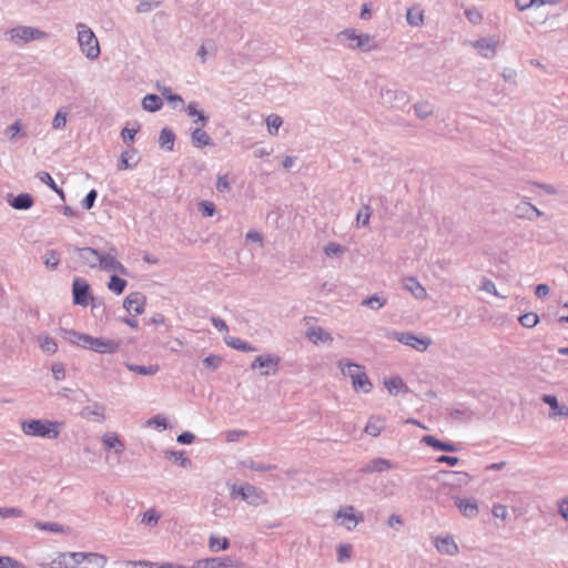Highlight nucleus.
<instances>
[{
  "label": "nucleus",
  "mask_w": 568,
  "mask_h": 568,
  "mask_svg": "<svg viewBox=\"0 0 568 568\" xmlns=\"http://www.w3.org/2000/svg\"><path fill=\"white\" fill-rule=\"evenodd\" d=\"M73 251L77 253L80 263L84 266L91 268L99 267L105 272L126 273L125 267L116 258V250L114 247H110L105 252L92 247H74Z\"/></svg>",
  "instance_id": "nucleus-1"
},
{
  "label": "nucleus",
  "mask_w": 568,
  "mask_h": 568,
  "mask_svg": "<svg viewBox=\"0 0 568 568\" xmlns=\"http://www.w3.org/2000/svg\"><path fill=\"white\" fill-rule=\"evenodd\" d=\"M338 42L351 51L369 53L379 49L376 38L369 33L359 32L354 28L342 30L336 36Z\"/></svg>",
  "instance_id": "nucleus-2"
},
{
  "label": "nucleus",
  "mask_w": 568,
  "mask_h": 568,
  "mask_svg": "<svg viewBox=\"0 0 568 568\" xmlns=\"http://www.w3.org/2000/svg\"><path fill=\"white\" fill-rule=\"evenodd\" d=\"M231 499H241L248 506L258 507L267 504V496L261 488L243 483L229 485Z\"/></svg>",
  "instance_id": "nucleus-3"
},
{
  "label": "nucleus",
  "mask_w": 568,
  "mask_h": 568,
  "mask_svg": "<svg viewBox=\"0 0 568 568\" xmlns=\"http://www.w3.org/2000/svg\"><path fill=\"white\" fill-rule=\"evenodd\" d=\"M75 30L80 51L85 55L87 59L91 61L97 60L101 53V50L98 38L95 37L92 29L85 23L79 22L75 24Z\"/></svg>",
  "instance_id": "nucleus-4"
},
{
  "label": "nucleus",
  "mask_w": 568,
  "mask_h": 568,
  "mask_svg": "<svg viewBox=\"0 0 568 568\" xmlns=\"http://www.w3.org/2000/svg\"><path fill=\"white\" fill-rule=\"evenodd\" d=\"M338 367L341 368L343 375L351 378L352 386L356 392H371L372 383L369 382L363 366L342 359L338 362Z\"/></svg>",
  "instance_id": "nucleus-5"
},
{
  "label": "nucleus",
  "mask_w": 568,
  "mask_h": 568,
  "mask_svg": "<svg viewBox=\"0 0 568 568\" xmlns=\"http://www.w3.org/2000/svg\"><path fill=\"white\" fill-rule=\"evenodd\" d=\"M439 494L447 495L449 490L460 489L468 485L470 476L465 471H439L436 477Z\"/></svg>",
  "instance_id": "nucleus-6"
},
{
  "label": "nucleus",
  "mask_w": 568,
  "mask_h": 568,
  "mask_svg": "<svg viewBox=\"0 0 568 568\" xmlns=\"http://www.w3.org/2000/svg\"><path fill=\"white\" fill-rule=\"evenodd\" d=\"M386 337L397 341L398 343L409 346L420 353L426 352L433 344V341L429 336H417L413 332L387 331Z\"/></svg>",
  "instance_id": "nucleus-7"
},
{
  "label": "nucleus",
  "mask_w": 568,
  "mask_h": 568,
  "mask_svg": "<svg viewBox=\"0 0 568 568\" xmlns=\"http://www.w3.org/2000/svg\"><path fill=\"white\" fill-rule=\"evenodd\" d=\"M4 36L17 45H22L36 40L47 38V33L40 29L29 26H18L6 31Z\"/></svg>",
  "instance_id": "nucleus-8"
},
{
  "label": "nucleus",
  "mask_w": 568,
  "mask_h": 568,
  "mask_svg": "<svg viewBox=\"0 0 568 568\" xmlns=\"http://www.w3.org/2000/svg\"><path fill=\"white\" fill-rule=\"evenodd\" d=\"M334 519L338 526L352 531L364 520V515L362 511L356 510L354 506L345 505L338 508Z\"/></svg>",
  "instance_id": "nucleus-9"
},
{
  "label": "nucleus",
  "mask_w": 568,
  "mask_h": 568,
  "mask_svg": "<svg viewBox=\"0 0 568 568\" xmlns=\"http://www.w3.org/2000/svg\"><path fill=\"white\" fill-rule=\"evenodd\" d=\"M379 100L383 105L392 109H403L409 102V95L404 90L383 88L379 92Z\"/></svg>",
  "instance_id": "nucleus-10"
},
{
  "label": "nucleus",
  "mask_w": 568,
  "mask_h": 568,
  "mask_svg": "<svg viewBox=\"0 0 568 568\" xmlns=\"http://www.w3.org/2000/svg\"><path fill=\"white\" fill-rule=\"evenodd\" d=\"M84 349H90L99 354H114L120 348V343L113 339H105L93 337L88 335L85 344H83Z\"/></svg>",
  "instance_id": "nucleus-11"
},
{
  "label": "nucleus",
  "mask_w": 568,
  "mask_h": 568,
  "mask_svg": "<svg viewBox=\"0 0 568 568\" xmlns=\"http://www.w3.org/2000/svg\"><path fill=\"white\" fill-rule=\"evenodd\" d=\"M499 38L497 36L485 37L470 42V45L477 53L485 59H493L496 57Z\"/></svg>",
  "instance_id": "nucleus-12"
},
{
  "label": "nucleus",
  "mask_w": 568,
  "mask_h": 568,
  "mask_svg": "<svg viewBox=\"0 0 568 568\" xmlns=\"http://www.w3.org/2000/svg\"><path fill=\"white\" fill-rule=\"evenodd\" d=\"M242 566V562L232 556L204 558L195 561L196 568H241Z\"/></svg>",
  "instance_id": "nucleus-13"
},
{
  "label": "nucleus",
  "mask_w": 568,
  "mask_h": 568,
  "mask_svg": "<svg viewBox=\"0 0 568 568\" xmlns=\"http://www.w3.org/2000/svg\"><path fill=\"white\" fill-rule=\"evenodd\" d=\"M103 449L106 452L105 459H109L110 454L121 455L125 449V444L115 432H105L101 436Z\"/></svg>",
  "instance_id": "nucleus-14"
},
{
  "label": "nucleus",
  "mask_w": 568,
  "mask_h": 568,
  "mask_svg": "<svg viewBox=\"0 0 568 568\" xmlns=\"http://www.w3.org/2000/svg\"><path fill=\"white\" fill-rule=\"evenodd\" d=\"M78 568H104L108 558L98 552H78Z\"/></svg>",
  "instance_id": "nucleus-15"
},
{
  "label": "nucleus",
  "mask_w": 568,
  "mask_h": 568,
  "mask_svg": "<svg viewBox=\"0 0 568 568\" xmlns=\"http://www.w3.org/2000/svg\"><path fill=\"white\" fill-rule=\"evenodd\" d=\"M73 303L87 306L90 297V285L82 278H74L72 283Z\"/></svg>",
  "instance_id": "nucleus-16"
},
{
  "label": "nucleus",
  "mask_w": 568,
  "mask_h": 568,
  "mask_svg": "<svg viewBox=\"0 0 568 568\" xmlns=\"http://www.w3.org/2000/svg\"><path fill=\"white\" fill-rule=\"evenodd\" d=\"M280 363V358L275 355H265V356H257L253 361L251 368L255 369L256 367L262 368L261 375L266 376L270 374V371L275 372Z\"/></svg>",
  "instance_id": "nucleus-17"
},
{
  "label": "nucleus",
  "mask_w": 568,
  "mask_h": 568,
  "mask_svg": "<svg viewBox=\"0 0 568 568\" xmlns=\"http://www.w3.org/2000/svg\"><path fill=\"white\" fill-rule=\"evenodd\" d=\"M394 468V464L382 457L373 458L359 468L362 474L383 473Z\"/></svg>",
  "instance_id": "nucleus-18"
},
{
  "label": "nucleus",
  "mask_w": 568,
  "mask_h": 568,
  "mask_svg": "<svg viewBox=\"0 0 568 568\" xmlns=\"http://www.w3.org/2000/svg\"><path fill=\"white\" fill-rule=\"evenodd\" d=\"M145 306V297L139 293L134 292L128 295L123 302V307L129 312L135 315H140L144 312Z\"/></svg>",
  "instance_id": "nucleus-19"
},
{
  "label": "nucleus",
  "mask_w": 568,
  "mask_h": 568,
  "mask_svg": "<svg viewBox=\"0 0 568 568\" xmlns=\"http://www.w3.org/2000/svg\"><path fill=\"white\" fill-rule=\"evenodd\" d=\"M78 552H59L48 566L50 568H78Z\"/></svg>",
  "instance_id": "nucleus-20"
},
{
  "label": "nucleus",
  "mask_w": 568,
  "mask_h": 568,
  "mask_svg": "<svg viewBox=\"0 0 568 568\" xmlns=\"http://www.w3.org/2000/svg\"><path fill=\"white\" fill-rule=\"evenodd\" d=\"M459 511L467 518H475L478 515L477 501L474 498H455Z\"/></svg>",
  "instance_id": "nucleus-21"
},
{
  "label": "nucleus",
  "mask_w": 568,
  "mask_h": 568,
  "mask_svg": "<svg viewBox=\"0 0 568 568\" xmlns=\"http://www.w3.org/2000/svg\"><path fill=\"white\" fill-rule=\"evenodd\" d=\"M305 335L315 345L331 344L333 342L332 335L320 326L310 327Z\"/></svg>",
  "instance_id": "nucleus-22"
},
{
  "label": "nucleus",
  "mask_w": 568,
  "mask_h": 568,
  "mask_svg": "<svg viewBox=\"0 0 568 568\" xmlns=\"http://www.w3.org/2000/svg\"><path fill=\"white\" fill-rule=\"evenodd\" d=\"M542 402L550 406L551 410L549 415L551 417H568V406L565 404H559L555 395H544Z\"/></svg>",
  "instance_id": "nucleus-23"
},
{
  "label": "nucleus",
  "mask_w": 568,
  "mask_h": 568,
  "mask_svg": "<svg viewBox=\"0 0 568 568\" xmlns=\"http://www.w3.org/2000/svg\"><path fill=\"white\" fill-rule=\"evenodd\" d=\"M435 547L440 554L449 556H455L459 550L454 538L450 536L436 538Z\"/></svg>",
  "instance_id": "nucleus-24"
},
{
  "label": "nucleus",
  "mask_w": 568,
  "mask_h": 568,
  "mask_svg": "<svg viewBox=\"0 0 568 568\" xmlns=\"http://www.w3.org/2000/svg\"><path fill=\"white\" fill-rule=\"evenodd\" d=\"M59 335L68 343L78 345L82 348H83V344H85V341L88 338V334H83V333L77 332L74 329H69V328H60Z\"/></svg>",
  "instance_id": "nucleus-25"
},
{
  "label": "nucleus",
  "mask_w": 568,
  "mask_h": 568,
  "mask_svg": "<svg viewBox=\"0 0 568 568\" xmlns=\"http://www.w3.org/2000/svg\"><path fill=\"white\" fill-rule=\"evenodd\" d=\"M403 285L415 298L423 301L427 297L425 287L415 277L405 278Z\"/></svg>",
  "instance_id": "nucleus-26"
},
{
  "label": "nucleus",
  "mask_w": 568,
  "mask_h": 568,
  "mask_svg": "<svg viewBox=\"0 0 568 568\" xmlns=\"http://www.w3.org/2000/svg\"><path fill=\"white\" fill-rule=\"evenodd\" d=\"M81 415L92 423H102L104 417V407L99 404L87 406L82 409Z\"/></svg>",
  "instance_id": "nucleus-27"
},
{
  "label": "nucleus",
  "mask_w": 568,
  "mask_h": 568,
  "mask_svg": "<svg viewBox=\"0 0 568 568\" xmlns=\"http://www.w3.org/2000/svg\"><path fill=\"white\" fill-rule=\"evenodd\" d=\"M560 0H515L516 8L519 11H527L531 8H540L542 6H558Z\"/></svg>",
  "instance_id": "nucleus-28"
},
{
  "label": "nucleus",
  "mask_w": 568,
  "mask_h": 568,
  "mask_svg": "<svg viewBox=\"0 0 568 568\" xmlns=\"http://www.w3.org/2000/svg\"><path fill=\"white\" fill-rule=\"evenodd\" d=\"M406 21L410 27H422L425 21L424 10L419 6L409 8L406 12Z\"/></svg>",
  "instance_id": "nucleus-29"
},
{
  "label": "nucleus",
  "mask_w": 568,
  "mask_h": 568,
  "mask_svg": "<svg viewBox=\"0 0 568 568\" xmlns=\"http://www.w3.org/2000/svg\"><path fill=\"white\" fill-rule=\"evenodd\" d=\"M135 150L122 152L118 163V170L122 171L134 168L139 163V159L135 156Z\"/></svg>",
  "instance_id": "nucleus-30"
},
{
  "label": "nucleus",
  "mask_w": 568,
  "mask_h": 568,
  "mask_svg": "<svg viewBox=\"0 0 568 568\" xmlns=\"http://www.w3.org/2000/svg\"><path fill=\"white\" fill-rule=\"evenodd\" d=\"M191 140H192L193 145L196 148H203V146L213 144V141L210 138V135L205 131H203L202 129H199V128L193 130V132L191 134Z\"/></svg>",
  "instance_id": "nucleus-31"
},
{
  "label": "nucleus",
  "mask_w": 568,
  "mask_h": 568,
  "mask_svg": "<svg viewBox=\"0 0 568 568\" xmlns=\"http://www.w3.org/2000/svg\"><path fill=\"white\" fill-rule=\"evenodd\" d=\"M28 436L57 438L59 436V428H22Z\"/></svg>",
  "instance_id": "nucleus-32"
},
{
  "label": "nucleus",
  "mask_w": 568,
  "mask_h": 568,
  "mask_svg": "<svg viewBox=\"0 0 568 568\" xmlns=\"http://www.w3.org/2000/svg\"><path fill=\"white\" fill-rule=\"evenodd\" d=\"M125 367L132 373L144 375V376H153L160 371V367L158 365L144 366V365L126 363Z\"/></svg>",
  "instance_id": "nucleus-33"
},
{
  "label": "nucleus",
  "mask_w": 568,
  "mask_h": 568,
  "mask_svg": "<svg viewBox=\"0 0 568 568\" xmlns=\"http://www.w3.org/2000/svg\"><path fill=\"white\" fill-rule=\"evenodd\" d=\"M10 205L16 210H28L33 205L31 195L21 193L10 201Z\"/></svg>",
  "instance_id": "nucleus-34"
},
{
  "label": "nucleus",
  "mask_w": 568,
  "mask_h": 568,
  "mask_svg": "<svg viewBox=\"0 0 568 568\" xmlns=\"http://www.w3.org/2000/svg\"><path fill=\"white\" fill-rule=\"evenodd\" d=\"M162 100L156 94H148L142 100L143 109L149 112L159 111L162 108Z\"/></svg>",
  "instance_id": "nucleus-35"
},
{
  "label": "nucleus",
  "mask_w": 568,
  "mask_h": 568,
  "mask_svg": "<svg viewBox=\"0 0 568 568\" xmlns=\"http://www.w3.org/2000/svg\"><path fill=\"white\" fill-rule=\"evenodd\" d=\"M174 140H175V135L170 129H168V128L162 129V131L160 133V138H159V144L162 149L172 151L173 146H174Z\"/></svg>",
  "instance_id": "nucleus-36"
},
{
  "label": "nucleus",
  "mask_w": 568,
  "mask_h": 568,
  "mask_svg": "<svg viewBox=\"0 0 568 568\" xmlns=\"http://www.w3.org/2000/svg\"><path fill=\"white\" fill-rule=\"evenodd\" d=\"M423 442H425L427 445L434 447L435 449L445 450V452H456L457 450V447L455 444L443 443L433 436H425L423 438Z\"/></svg>",
  "instance_id": "nucleus-37"
},
{
  "label": "nucleus",
  "mask_w": 568,
  "mask_h": 568,
  "mask_svg": "<svg viewBox=\"0 0 568 568\" xmlns=\"http://www.w3.org/2000/svg\"><path fill=\"white\" fill-rule=\"evenodd\" d=\"M225 343L230 347H232L234 349L242 351V352L250 353V352H255L256 351V348L253 345L242 341L239 337L229 336V337L225 338Z\"/></svg>",
  "instance_id": "nucleus-38"
},
{
  "label": "nucleus",
  "mask_w": 568,
  "mask_h": 568,
  "mask_svg": "<svg viewBox=\"0 0 568 568\" xmlns=\"http://www.w3.org/2000/svg\"><path fill=\"white\" fill-rule=\"evenodd\" d=\"M39 346L42 352L47 354H54L58 351V344L55 341L48 335H40L38 337Z\"/></svg>",
  "instance_id": "nucleus-39"
},
{
  "label": "nucleus",
  "mask_w": 568,
  "mask_h": 568,
  "mask_svg": "<svg viewBox=\"0 0 568 568\" xmlns=\"http://www.w3.org/2000/svg\"><path fill=\"white\" fill-rule=\"evenodd\" d=\"M414 111L419 119H426L434 112V106L429 101H418L414 104Z\"/></svg>",
  "instance_id": "nucleus-40"
},
{
  "label": "nucleus",
  "mask_w": 568,
  "mask_h": 568,
  "mask_svg": "<svg viewBox=\"0 0 568 568\" xmlns=\"http://www.w3.org/2000/svg\"><path fill=\"white\" fill-rule=\"evenodd\" d=\"M230 547V541L226 537H219L215 535L210 536L209 548L212 551L226 550Z\"/></svg>",
  "instance_id": "nucleus-41"
},
{
  "label": "nucleus",
  "mask_w": 568,
  "mask_h": 568,
  "mask_svg": "<svg viewBox=\"0 0 568 568\" xmlns=\"http://www.w3.org/2000/svg\"><path fill=\"white\" fill-rule=\"evenodd\" d=\"M516 211L518 217L531 221L534 220V212L537 211V207L531 203L524 202L516 206Z\"/></svg>",
  "instance_id": "nucleus-42"
},
{
  "label": "nucleus",
  "mask_w": 568,
  "mask_h": 568,
  "mask_svg": "<svg viewBox=\"0 0 568 568\" xmlns=\"http://www.w3.org/2000/svg\"><path fill=\"white\" fill-rule=\"evenodd\" d=\"M162 2L163 0H138L135 11L138 13H148L159 8L162 4Z\"/></svg>",
  "instance_id": "nucleus-43"
},
{
  "label": "nucleus",
  "mask_w": 568,
  "mask_h": 568,
  "mask_svg": "<svg viewBox=\"0 0 568 568\" xmlns=\"http://www.w3.org/2000/svg\"><path fill=\"white\" fill-rule=\"evenodd\" d=\"M283 124V120L277 114H271L266 118V128L270 135H277L278 129Z\"/></svg>",
  "instance_id": "nucleus-44"
},
{
  "label": "nucleus",
  "mask_w": 568,
  "mask_h": 568,
  "mask_svg": "<svg viewBox=\"0 0 568 568\" xmlns=\"http://www.w3.org/2000/svg\"><path fill=\"white\" fill-rule=\"evenodd\" d=\"M386 302V297L375 294L366 300H363L361 305L377 311L382 308Z\"/></svg>",
  "instance_id": "nucleus-45"
},
{
  "label": "nucleus",
  "mask_w": 568,
  "mask_h": 568,
  "mask_svg": "<svg viewBox=\"0 0 568 568\" xmlns=\"http://www.w3.org/2000/svg\"><path fill=\"white\" fill-rule=\"evenodd\" d=\"M34 526L40 530L51 531V532H67L69 531L68 527H64L58 523H42L37 521Z\"/></svg>",
  "instance_id": "nucleus-46"
},
{
  "label": "nucleus",
  "mask_w": 568,
  "mask_h": 568,
  "mask_svg": "<svg viewBox=\"0 0 568 568\" xmlns=\"http://www.w3.org/2000/svg\"><path fill=\"white\" fill-rule=\"evenodd\" d=\"M385 387L390 394H397L400 389L405 387V383L399 376L392 377L384 382Z\"/></svg>",
  "instance_id": "nucleus-47"
},
{
  "label": "nucleus",
  "mask_w": 568,
  "mask_h": 568,
  "mask_svg": "<svg viewBox=\"0 0 568 568\" xmlns=\"http://www.w3.org/2000/svg\"><path fill=\"white\" fill-rule=\"evenodd\" d=\"M126 286V281L116 276L112 275L110 277V282L108 284V287L110 291L114 292L115 294H121Z\"/></svg>",
  "instance_id": "nucleus-48"
},
{
  "label": "nucleus",
  "mask_w": 568,
  "mask_h": 568,
  "mask_svg": "<svg viewBox=\"0 0 568 568\" xmlns=\"http://www.w3.org/2000/svg\"><path fill=\"white\" fill-rule=\"evenodd\" d=\"M478 288H479V291H483V292L489 293L491 295L500 296L501 297V295L499 294V292L496 288L495 283L491 280L487 278V277H481L480 278V283H479ZM505 297L506 296H503V298H505Z\"/></svg>",
  "instance_id": "nucleus-49"
},
{
  "label": "nucleus",
  "mask_w": 568,
  "mask_h": 568,
  "mask_svg": "<svg viewBox=\"0 0 568 568\" xmlns=\"http://www.w3.org/2000/svg\"><path fill=\"white\" fill-rule=\"evenodd\" d=\"M43 258L45 266L49 268L54 270L60 264V254L55 250L47 251Z\"/></svg>",
  "instance_id": "nucleus-50"
},
{
  "label": "nucleus",
  "mask_w": 568,
  "mask_h": 568,
  "mask_svg": "<svg viewBox=\"0 0 568 568\" xmlns=\"http://www.w3.org/2000/svg\"><path fill=\"white\" fill-rule=\"evenodd\" d=\"M519 323L526 328H532L539 323V316L534 313H526L519 317Z\"/></svg>",
  "instance_id": "nucleus-51"
},
{
  "label": "nucleus",
  "mask_w": 568,
  "mask_h": 568,
  "mask_svg": "<svg viewBox=\"0 0 568 568\" xmlns=\"http://www.w3.org/2000/svg\"><path fill=\"white\" fill-rule=\"evenodd\" d=\"M352 549H353V547L351 544H339L336 549L337 561L345 562V561L349 560Z\"/></svg>",
  "instance_id": "nucleus-52"
},
{
  "label": "nucleus",
  "mask_w": 568,
  "mask_h": 568,
  "mask_svg": "<svg viewBox=\"0 0 568 568\" xmlns=\"http://www.w3.org/2000/svg\"><path fill=\"white\" fill-rule=\"evenodd\" d=\"M68 113L63 109H59L52 120L53 130H62L67 124Z\"/></svg>",
  "instance_id": "nucleus-53"
},
{
  "label": "nucleus",
  "mask_w": 568,
  "mask_h": 568,
  "mask_svg": "<svg viewBox=\"0 0 568 568\" xmlns=\"http://www.w3.org/2000/svg\"><path fill=\"white\" fill-rule=\"evenodd\" d=\"M166 457L173 458L180 466L184 468H189L191 466V460L184 456L183 452H165Z\"/></svg>",
  "instance_id": "nucleus-54"
},
{
  "label": "nucleus",
  "mask_w": 568,
  "mask_h": 568,
  "mask_svg": "<svg viewBox=\"0 0 568 568\" xmlns=\"http://www.w3.org/2000/svg\"><path fill=\"white\" fill-rule=\"evenodd\" d=\"M160 518L161 515L155 509L150 508L143 514L142 523L150 526H155L158 525Z\"/></svg>",
  "instance_id": "nucleus-55"
},
{
  "label": "nucleus",
  "mask_w": 568,
  "mask_h": 568,
  "mask_svg": "<svg viewBox=\"0 0 568 568\" xmlns=\"http://www.w3.org/2000/svg\"><path fill=\"white\" fill-rule=\"evenodd\" d=\"M371 217V207L369 205L365 204L363 207L358 211L356 215V222L357 225L366 226L369 223Z\"/></svg>",
  "instance_id": "nucleus-56"
},
{
  "label": "nucleus",
  "mask_w": 568,
  "mask_h": 568,
  "mask_svg": "<svg viewBox=\"0 0 568 568\" xmlns=\"http://www.w3.org/2000/svg\"><path fill=\"white\" fill-rule=\"evenodd\" d=\"M38 178L39 180L47 184L50 189H52L53 191H55L58 194H60L61 196H63V191L61 189H59L55 184V182L53 181V179L51 178V175L47 172H40L38 174Z\"/></svg>",
  "instance_id": "nucleus-57"
},
{
  "label": "nucleus",
  "mask_w": 568,
  "mask_h": 568,
  "mask_svg": "<svg viewBox=\"0 0 568 568\" xmlns=\"http://www.w3.org/2000/svg\"><path fill=\"white\" fill-rule=\"evenodd\" d=\"M185 110L189 116L196 118V121H201L202 123H205L207 121V116H205L201 111L197 110V104L195 102H190Z\"/></svg>",
  "instance_id": "nucleus-58"
},
{
  "label": "nucleus",
  "mask_w": 568,
  "mask_h": 568,
  "mask_svg": "<svg viewBox=\"0 0 568 568\" xmlns=\"http://www.w3.org/2000/svg\"><path fill=\"white\" fill-rule=\"evenodd\" d=\"M23 511L20 508L16 507H2L0 508V517L1 518H18L22 517Z\"/></svg>",
  "instance_id": "nucleus-59"
},
{
  "label": "nucleus",
  "mask_w": 568,
  "mask_h": 568,
  "mask_svg": "<svg viewBox=\"0 0 568 568\" xmlns=\"http://www.w3.org/2000/svg\"><path fill=\"white\" fill-rule=\"evenodd\" d=\"M22 131V124L21 121L18 120L14 123H12L10 126L7 128L6 134L9 138V140H14L18 134H20Z\"/></svg>",
  "instance_id": "nucleus-60"
},
{
  "label": "nucleus",
  "mask_w": 568,
  "mask_h": 568,
  "mask_svg": "<svg viewBox=\"0 0 568 568\" xmlns=\"http://www.w3.org/2000/svg\"><path fill=\"white\" fill-rule=\"evenodd\" d=\"M0 568H26L23 564L11 558V557H0Z\"/></svg>",
  "instance_id": "nucleus-61"
},
{
  "label": "nucleus",
  "mask_w": 568,
  "mask_h": 568,
  "mask_svg": "<svg viewBox=\"0 0 568 568\" xmlns=\"http://www.w3.org/2000/svg\"><path fill=\"white\" fill-rule=\"evenodd\" d=\"M344 247L341 246L339 244L337 243H328L325 247H324V253L327 255V256H337L339 254H342L344 252Z\"/></svg>",
  "instance_id": "nucleus-62"
},
{
  "label": "nucleus",
  "mask_w": 568,
  "mask_h": 568,
  "mask_svg": "<svg viewBox=\"0 0 568 568\" xmlns=\"http://www.w3.org/2000/svg\"><path fill=\"white\" fill-rule=\"evenodd\" d=\"M168 424H169V419L163 414H158L146 422V426H156V427L168 426Z\"/></svg>",
  "instance_id": "nucleus-63"
},
{
  "label": "nucleus",
  "mask_w": 568,
  "mask_h": 568,
  "mask_svg": "<svg viewBox=\"0 0 568 568\" xmlns=\"http://www.w3.org/2000/svg\"><path fill=\"white\" fill-rule=\"evenodd\" d=\"M222 362V358L217 355H210L203 359V365L210 369H216Z\"/></svg>",
  "instance_id": "nucleus-64"
}]
</instances>
